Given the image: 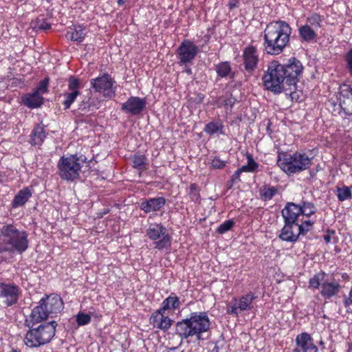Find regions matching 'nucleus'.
<instances>
[{"label":"nucleus","instance_id":"nucleus-51","mask_svg":"<svg viewBox=\"0 0 352 352\" xmlns=\"http://www.w3.org/2000/svg\"><path fill=\"white\" fill-rule=\"evenodd\" d=\"M239 1L238 0H229L228 6L230 9H234L238 7Z\"/></svg>","mask_w":352,"mask_h":352},{"label":"nucleus","instance_id":"nucleus-31","mask_svg":"<svg viewBox=\"0 0 352 352\" xmlns=\"http://www.w3.org/2000/svg\"><path fill=\"white\" fill-rule=\"evenodd\" d=\"M86 35L85 28L81 25L76 26L74 30L67 31L66 37L73 41L82 42Z\"/></svg>","mask_w":352,"mask_h":352},{"label":"nucleus","instance_id":"nucleus-18","mask_svg":"<svg viewBox=\"0 0 352 352\" xmlns=\"http://www.w3.org/2000/svg\"><path fill=\"white\" fill-rule=\"evenodd\" d=\"M296 347L294 352H318V347L307 333H302L296 338Z\"/></svg>","mask_w":352,"mask_h":352},{"label":"nucleus","instance_id":"nucleus-32","mask_svg":"<svg viewBox=\"0 0 352 352\" xmlns=\"http://www.w3.org/2000/svg\"><path fill=\"white\" fill-rule=\"evenodd\" d=\"M278 191L277 186H272L269 184H265L259 189V195L262 200L269 201L272 199Z\"/></svg>","mask_w":352,"mask_h":352},{"label":"nucleus","instance_id":"nucleus-59","mask_svg":"<svg viewBox=\"0 0 352 352\" xmlns=\"http://www.w3.org/2000/svg\"><path fill=\"white\" fill-rule=\"evenodd\" d=\"M118 3H122L121 0H119V1H118Z\"/></svg>","mask_w":352,"mask_h":352},{"label":"nucleus","instance_id":"nucleus-22","mask_svg":"<svg viewBox=\"0 0 352 352\" xmlns=\"http://www.w3.org/2000/svg\"><path fill=\"white\" fill-rule=\"evenodd\" d=\"M298 229V223L285 222V226L281 230L279 237L283 241L295 242L300 236Z\"/></svg>","mask_w":352,"mask_h":352},{"label":"nucleus","instance_id":"nucleus-35","mask_svg":"<svg viewBox=\"0 0 352 352\" xmlns=\"http://www.w3.org/2000/svg\"><path fill=\"white\" fill-rule=\"evenodd\" d=\"M327 277L326 273L320 272L315 274L311 278L309 279V286L314 289H318L322 287V283L325 280Z\"/></svg>","mask_w":352,"mask_h":352},{"label":"nucleus","instance_id":"nucleus-9","mask_svg":"<svg viewBox=\"0 0 352 352\" xmlns=\"http://www.w3.org/2000/svg\"><path fill=\"white\" fill-rule=\"evenodd\" d=\"M199 53L198 47L190 40H184L178 47L176 54L180 66L192 65Z\"/></svg>","mask_w":352,"mask_h":352},{"label":"nucleus","instance_id":"nucleus-54","mask_svg":"<svg viewBox=\"0 0 352 352\" xmlns=\"http://www.w3.org/2000/svg\"><path fill=\"white\" fill-rule=\"evenodd\" d=\"M348 352H352V344H349Z\"/></svg>","mask_w":352,"mask_h":352},{"label":"nucleus","instance_id":"nucleus-4","mask_svg":"<svg viewBox=\"0 0 352 352\" xmlns=\"http://www.w3.org/2000/svg\"><path fill=\"white\" fill-rule=\"evenodd\" d=\"M210 327V321L206 312H192L188 318L176 323V333L182 339L195 336L197 340H200L201 335L208 331Z\"/></svg>","mask_w":352,"mask_h":352},{"label":"nucleus","instance_id":"nucleus-28","mask_svg":"<svg viewBox=\"0 0 352 352\" xmlns=\"http://www.w3.org/2000/svg\"><path fill=\"white\" fill-rule=\"evenodd\" d=\"M46 138V133L43 124H38L34 127L32 132L31 144L32 145H40Z\"/></svg>","mask_w":352,"mask_h":352},{"label":"nucleus","instance_id":"nucleus-8","mask_svg":"<svg viewBox=\"0 0 352 352\" xmlns=\"http://www.w3.org/2000/svg\"><path fill=\"white\" fill-rule=\"evenodd\" d=\"M148 237L155 241V248L162 250L170 246L171 236L162 223H151L146 230Z\"/></svg>","mask_w":352,"mask_h":352},{"label":"nucleus","instance_id":"nucleus-57","mask_svg":"<svg viewBox=\"0 0 352 352\" xmlns=\"http://www.w3.org/2000/svg\"><path fill=\"white\" fill-rule=\"evenodd\" d=\"M175 349V348H172L170 349V351H174Z\"/></svg>","mask_w":352,"mask_h":352},{"label":"nucleus","instance_id":"nucleus-19","mask_svg":"<svg viewBox=\"0 0 352 352\" xmlns=\"http://www.w3.org/2000/svg\"><path fill=\"white\" fill-rule=\"evenodd\" d=\"M41 305L49 314H57L63 309V301L58 295L52 294L46 296L40 300Z\"/></svg>","mask_w":352,"mask_h":352},{"label":"nucleus","instance_id":"nucleus-27","mask_svg":"<svg viewBox=\"0 0 352 352\" xmlns=\"http://www.w3.org/2000/svg\"><path fill=\"white\" fill-rule=\"evenodd\" d=\"M315 29L310 27V25L305 24L298 28L299 36L303 41L311 42L317 37V33Z\"/></svg>","mask_w":352,"mask_h":352},{"label":"nucleus","instance_id":"nucleus-45","mask_svg":"<svg viewBox=\"0 0 352 352\" xmlns=\"http://www.w3.org/2000/svg\"><path fill=\"white\" fill-rule=\"evenodd\" d=\"M226 165V162L218 157H214L211 162V166L216 169H221Z\"/></svg>","mask_w":352,"mask_h":352},{"label":"nucleus","instance_id":"nucleus-43","mask_svg":"<svg viewBox=\"0 0 352 352\" xmlns=\"http://www.w3.org/2000/svg\"><path fill=\"white\" fill-rule=\"evenodd\" d=\"M91 321V316L89 314L79 313L76 316V322L79 326L89 324Z\"/></svg>","mask_w":352,"mask_h":352},{"label":"nucleus","instance_id":"nucleus-52","mask_svg":"<svg viewBox=\"0 0 352 352\" xmlns=\"http://www.w3.org/2000/svg\"><path fill=\"white\" fill-rule=\"evenodd\" d=\"M324 239L326 242L329 243L330 242L331 237L329 235H326L324 236Z\"/></svg>","mask_w":352,"mask_h":352},{"label":"nucleus","instance_id":"nucleus-36","mask_svg":"<svg viewBox=\"0 0 352 352\" xmlns=\"http://www.w3.org/2000/svg\"><path fill=\"white\" fill-rule=\"evenodd\" d=\"M215 70L218 76L227 77L231 72V66L228 62H222L215 66Z\"/></svg>","mask_w":352,"mask_h":352},{"label":"nucleus","instance_id":"nucleus-56","mask_svg":"<svg viewBox=\"0 0 352 352\" xmlns=\"http://www.w3.org/2000/svg\"><path fill=\"white\" fill-rule=\"evenodd\" d=\"M3 182L2 176L0 175V183Z\"/></svg>","mask_w":352,"mask_h":352},{"label":"nucleus","instance_id":"nucleus-38","mask_svg":"<svg viewBox=\"0 0 352 352\" xmlns=\"http://www.w3.org/2000/svg\"><path fill=\"white\" fill-rule=\"evenodd\" d=\"M248 164L240 168L242 172L253 173L258 168V164L254 160L250 154L247 155Z\"/></svg>","mask_w":352,"mask_h":352},{"label":"nucleus","instance_id":"nucleus-30","mask_svg":"<svg viewBox=\"0 0 352 352\" xmlns=\"http://www.w3.org/2000/svg\"><path fill=\"white\" fill-rule=\"evenodd\" d=\"M179 298L173 293H172L168 297L165 298L160 309L164 311L173 310L178 309L180 307Z\"/></svg>","mask_w":352,"mask_h":352},{"label":"nucleus","instance_id":"nucleus-33","mask_svg":"<svg viewBox=\"0 0 352 352\" xmlns=\"http://www.w3.org/2000/svg\"><path fill=\"white\" fill-rule=\"evenodd\" d=\"M133 167L140 172L145 170L148 168V163L146 157L144 155L135 154L131 157Z\"/></svg>","mask_w":352,"mask_h":352},{"label":"nucleus","instance_id":"nucleus-23","mask_svg":"<svg viewBox=\"0 0 352 352\" xmlns=\"http://www.w3.org/2000/svg\"><path fill=\"white\" fill-rule=\"evenodd\" d=\"M166 204V199L162 197L149 198L143 200L140 205V209L146 213L158 211Z\"/></svg>","mask_w":352,"mask_h":352},{"label":"nucleus","instance_id":"nucleus-14","mask_svg":"<svg viewBox=\"0 0 352 352\" xmlns=\"http://www.w3.org/2000/svg\"><path fill=\"white\" fill-rule=\"evenodd\" d=\"M146 105V101L145 98L131 96L126 102L121 104V110L125 113L138 116L142 112Z\"/></svg>","mask_w":352,"mask_h":352},{"label":"nucleus","instance_id":"nucleus-48","mask_svg":"<svg viewBox=\"0 0 352 352\" xmlns=\"http://www.w3.org/2000/svg\"><path fill=\"white\" fill-rule=\"evenodd\" d=\"M51 28V25L47 21H42L40 23H38L37 28L39 30H47Z\"/></svg>","mask_w":352,"mask_h":352},{"label":"nucleus","instance_id":"nucleus-21","mask_svg":"<svg viewBox=\"0 0 352 352\" xmlns=\"http://www.w3.org/2000/svg\"><path fill=\"white\" fill-rule=\"evenodd\" d=\"M341 287L340 284L334 278H332L331 280L326 278L325 280L322 283L320 294L325 299H330L339 294Z\"/></svg>","mask_w":352,"mask_h":352},{"label":"nucleus","instance_id":"nucleus-12","mask_svg":"<svg viewBox=\"0 0 352 352\" xmlns=\"http://www.w3.org/2000/svg\"><path fill=\"white\" fill-rule=\"evenodd\" d=\"M115 81L108 74H104L91 80L92 88L96 91L102 94L104 97L111 98L116 96V91L113 86Z\"/></svg>","mask_w":352,"mask_h":352},{"label":"nucleus","instance_id":"nucleus-1","mask_svg":"<svg viewBox=\"0 0 352 352\" xmlns=\"http://www.w3.org/2000/svg\"><path fill=\"white\" fill-rule=\"evenodd\" d=\"M302 70L301 62L294 57L289 58L285 64L273 60L268 64L263 76V85L267 90L274 94L287 91L292 93Z\"/></svg>","mask_w":352,"mask_h":352},{"label":"nucleus","instance_id":"nucleus-29","mask_svg":"<svg viewBox=\"0 0 352 352\" xmlns=\"http://www.w3.org/2000/svg\"><path fill=\"white\" fill-rule=\"evenodd\" d=\"M224 126L221 120H213L208 122L205 125L204 131L210 135H214L215 134H224Z\"/></svg>","mask_w":352,"mask_h":352},{"label":"nucleus","instance_id":"nucleus-15","mask_svg":"<svg viewBox=\"0 0 352 352\" xmlns=\"http://www.w3.org/2000/svg\"><path fill=\"white\" fill-rule=\"evenodd\" d=\"M165 311L159 309L149 318L150 324L156 329L167 331L173 323V320L165 316Z\"/></svg>","mask_w":352,"mask_h":352},{"label":"nucleus","instance_id":"nucleus-58","mask_svg":"<svg viewBox=\"0 0 352 352\" xmlns=\"http://www.w3.org/2000/svg\"><path fill=\"white\" fill-rule=\"evenodd\" d=\"M118 3H122L121 0H119V1H118Z\"/></svg>","mask_w":352,"mask_h":352},{"label":"nucleus","instance_id":"nucleus-53","mask_svg":"<svg viewBox=\"0 0 352 352\" xmlns=\"http://www.w3.org/2000/svg\"><path fill=\"white\" fill-rule=\"evenodd\" d=\"M186 72L190 74L192 73L191 69L190 68L186 69Z\"/></svg>","mask_w":352,"mask_h":352},{"label":"nucleus","instance_id":"nucleus-39","mask_svg":"<svg viewBox=\"0 0 352 352\" xmlns=\"http://www.w3.org/2000/svg\"><path fill=\"white\" fill-rule=\"evenodd\" d=\"M218 101L225 108L229 107L231 109L233 107L234 104H235L236 100L231 94H230L219 97Z\"/></svg>","mask_w":352,"mask_h":352},{"label":"nucleus","instance_id":"nucleus-24","mask_svg":"<svg viewBox=\"0 0 352 352\" xmlns=\"http://www.w3.org/2000/svg\"><path fill=\"white\" fill-rule=\"evenodd\" d=\"M301 209L299 205L294 203H288L282 211V215L285 222L298 223L297 220L301 214Z\"/></svg>","mask_w":352,"mask_h":352},{"label":"nucleus","instance_id":"nucleus-42","mask_svg":"<svg viewBox=\"0 0 352 352\" xmlns=\"http://www.w3.org/2000/svg\"><path fill=\"white\" fill-rule=\"evenodd\" d=\"M49 82L50 78L48 77L45 78L39 82L35 91L38 92V94H40L41 95L48 92Z\"/></svg>","mask_w":352,"mask_h":352},{"label":"nucleus","instance_id":"nucleus-3","mask_svg":"<svg viewBox=\"0 0 352 352\" xmlns=\"http://www.w3.org/2000/svg\"><path fill=\"white\" fill-rule=\"evenodd\" d=\"M28 234L11 223L0 224V252L22 254L29 246Z\"/></svg>","mask_w":352,"mask_h":352},{"label":"nucleus","instance_id":"nucleus-20","mask_svg":"<svg viewBox=\"0 0 352 352\" xmlns=\"http://www.w3.org/2000/svg\"><path fill=\"white\" fill-rule=\"evenodd\" d=\"M50 314L45 309L41 302L39 301V305L35 307L29 318L25 320V324L29 328L33 327L37 323L41 322L49 317Z\"/></svg>","mask_w":352,"mask_h":352},{"label":"nucleus","instance_id":"nucleus-6","mask_svg":"<svg viewBox=\"0 0 352 352\" xmlns=\"http://www.w3.org/2000/svg\"><path fill=\"white\" fill-rule=\"evenodd\" d=\"M86 157L77 155L62 156L59 160L57 168L58 173L62 179L73 182L80 177L82 164L85 162Z\"/></svg>","mask_w":352,"mask_h":352},{"label":"nucleus","instance_id":"nucleus-41","mask_svg":"<svg viewBox=\"0 0 352 352\" xmlns=\"http://www.w3.org/2000/svg\"><path fill=\"white\" fill-rule=\"evenodd\" d=\"M234 221L232 219L227 220L223 222L221 224H220L219 227L217 228L216 231L217 233L223 234L226 232L230 230L234 226Z\"/></svg>","mask_w":352,"mask_h":352},{"label":"nucleus","instance_id":"nucleus-2","mask_svg":"<svg viewBox=\"0 0 352 352\" xmlns=\"http://www.w3.org/2000/svg\"><path fill=\"white\" fill-rule=\"evenodd\" d=\"M292 29L283 21L270 23L264 31V50L267 54L278 55L287 45Z\"/></svg>","mask_w":352,"mask_h":352},{"label":"nucleus","instance_id":"nucleus-11","mask_svg":"<svg viewBox=\"0 0 352 352\" xmlns=\"http://www.w3.org/2000/svg\"><path fill=\"white\" fill-rule=\"evenodd\" d=\"M21 295L20 287L13 283H0V299L7 307H11L18 302Z\"/></svg>","mask_w":352,"mask_h":352},{"label":"nucleus","instance_id":"nucleus-26","mask_svg":"<svg viewBox=\"0 0 352 352\" xmlns=\"http://www.w3.org/2000/svg\"><path fill=\"white\" fill-rule=\"evenodd\" d=\"M23 104L29 108H36L43 104V98L38 92L34 91L32 94H28L23 98Z\"/></svg>","mask_w":352,"mask_h":352},{"label":"nucleus","instance_id":"nucleus-40","mask_svg":"<svg viewBox=\"0 0 352 352\" xmlns=\"http://www.w3.org/2000/svg\"><path fill=\"white\" fill-rule=\"evenodd\" d=\"M337 196L339 201H343L351 197V189L347 186L338 188Z\"/></svg>","mask_w":352,"mask_h":352},{"label":"nucleus","instance_id":"nucleus-16","mask_svg":"<svg viewBox=\"0 0 352 352\" xmlns=\"http://www.w3.org/2000/svg\"><path fill=\"white\" fill-rule=\"evenodd\" d=\"M339 100L342 109L346 115H352V87L342 84L339 89Z\"/></svg>","mask_w":352,"mask_h":352},{"label":"nucleus","instance_id":"nucleus-55","mask_svg":"<svg viewBox=\"0 0 352 352\" xmlns=\"http://www.w3.org/2000/svg\"><path fill=\"white\" fill-rule=\"evenodd\" d=\"M10 352H21L20 350L12 349Z\"/></svg>","mask_w":352,"mask_h":352},{"label":"nucleus","instance_id":"nucleus-7","mask_svg":"<svg viewBox=\"0 0 352 352\" xmlns=\"http://www.w3.org/2000/svg\"><path fill=\"white\" fill-rule=\"evenodd\" d=\"M311 157L306 153L296 152L286 155L283 159L278 160L279 166L287 175L300 173L309 168L311 164Z\"/></svg>","mask_w":352,"mask_h":352},{"label":"nucleus","instance_id":"nucleus-50","mask_svg":"<svg viewBox=\"0 0 352 352\" xmlns=\"http://www.w3.org/2000/svg\"><path fill=\"white\" fill-rule=\"evenodd\" d=\"M91 107V104L87 102H85V101H82L80 104H79V109H82V110H85V109H89Z\"/></svg>","mask_w":352,"mask_h":352},{"label":"nucleus","instance_id":"nucleus-5","mask_svg":"<svg viewBox=\"0 0 352 352\" xmlns=\"http://www.w3.org/2000/svg\"><path fill=\"white\" fill-rule=\"evenodd\" d=\"M56 326V322L52 321L30 328L24 338L25 344L31 348L45 344L54 336Z\"/></svg>","mask_w":352,"mask_h":352},{"label":"nucleus","instance_id":"nucleus-25","mask_svg":"<svg viewBox=\"0 0 352 352\" xmlns=\"http://www.w3.org/2000/svg\"><path fill=\"white\" fill-rule=\"evenodd\" d=\"M32 192L28 187H25L19 190V192L14 196L12 206L14 208L23 206L28 199L31 197Z\"/></svg>","mask_w":352,"mask_h":352},{"label":"nucleus","instance_id":"nucleus-17","mask_svg":"<svg viewBox=\"0 0 352 352\" xmlns=\"http://www.w3.org/2000/svg\"><path fill=\"white\" fill-rule=\"evenodd\" d=\"M80 80L74 76L70 77L68 80V91L63 94L65 100L63 104L65 109H69L75 101L76 97L80 94Z\"/></svg>","mask_w":352,"mask_h":352},{"label":"nucleus","instance_id":"nucleus-47","mask_svg":"<svg viewBox=\"0 0 352 352\" xmlns=\"http://www.w3.org/2000/svg\"><path fill=\"white\" fill-rule=\"evenodd\" d=\"M190 196L191 197V199L193 201H197L199 199V195L195 184H192L190 186Z\"/></svg>","mask_w":352,"mask_h":352},{"label":"nucleus","instance_id":"nucleus-37","mask_svg":"<svg viewBox=\"0 0 352 352\" xmlns=\"http://www.w3.org/2000/svg\"><path fill=\"white\" fill-rule=\"evenodd\" d=\"M301 209V214L306 217H310L316 211L315 205L311 202L302 201L301 205H299Z\"/></svg>","mask_w":352,"mask_h":352},{"label":"nucleus","instance_id":"nucleus-13","mask_svg":"<svg viewBox=\"0 0 352 352\" xmlns=\"http://www.w3.org/2000/svg\"><path fill=\"white\" fill-rule=\"evenodd\" d=\"M242 58L245 70L252 74L256 69L259 61L256 47L251 45L245 47L243 50Z\"/></svg>","mask_w":352,"mask_h":352},{"label":"nucleus","instance_id":"nucleus-46","mask_svg":"<svg viewBox=\"0 0 352 352\" xmlns=\"http://www.w3.org/2000/svg\"><path fill=\"white\" fill-rule=\"evenodd\" d=\"M345 60L350 75L352 76V48L346 54Z\"/></svg>","mask_w":352,"mask_h":352},{"label":"nucleus","instance_id":"nucleus-49","mask_svg":"<svg viewBox=\"0 0 352 352\" xmlns=\"http://www.w3.org/2000/svg\"><path fill=\"white\" fill-rule=\"evenodd\" d=\"M242 173L240 168L237 169L232 176V182L234 183L236 181H240V175Z\"/></svg>","mask_w":352,"mask_h":352},{"label":"nucleus","instance_id":"nucleus-44","mask_svg":"<svg viewBox=\"0 0 352 352\" xmlns=\"http://www.w3.org/2000/svg\"><path fill=\"white\" fill-rule=\"evenodd\" d=\"M313 224H314V222L311 221H305L302 224L298 223V228H299L298 231L300 232V234L304 235L308 231H309L311 229Z\"/></svg>","mask_w":352,"mask_h":352},{"label":"nucleus","instance_id":"nucleus-10","mask_svg":"<svg viewBox=\"0 0 352 352\" xmlns=\"http://www.w3.org/2000/svg\"><path fill=\"white\" fill-rule=\"evenodd\" d=\"M256 297L255 294L249 292L241 296L239 299L234 298L231 305L227 307V313L238 316L243 311H251L254 308V300Z\"/></svg>","mask_w":352,"mask_h":352},{"label":"nucleus","instance_id":"nucleus-34","mask_svg":"<svg viewBox=\"0 0 352 352\" xmlns=\"http://www.w3.org/2000/svg\"><path fill=\"white\" fill-rule=\"evenodd\" d=\"M323 17L318 13H312L306 19L307 23L310 25V27L318 30L322 26V23L323 21Z\"/></svg>","mask_w":352,"mask_h":352}]
</instances>
